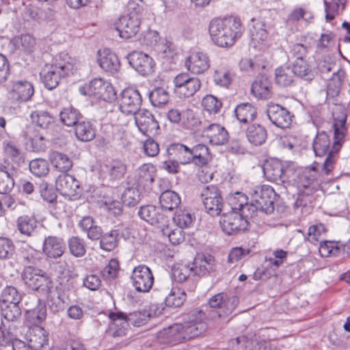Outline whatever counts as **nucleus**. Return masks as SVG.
I'll return each mask as SVG.
<instances>
[{
	"label": "nucleus",
	"mask_w": 350,
	"mask_h": 350,
	"mask_svg": "<svg viewBox=\"0 0 350 350\" xmlns=\"http://www.w3.org/2000/svg\"><path fill=\"white\" fill-rule=\"evenodd\" d=\"M347 114L341 110L337 116L333 114L332 129L334 130V142L330 147V139L325 132L317 133L313 141L312 148L316 156L327 155L323 165L322 172L326 175L331 174L338 159V152L345 142L347 133L346 127Z\"/></svg>",
	"instance_id": "1"
},
{
	"label": "nucleus",
	"mask_w": 350,
	"mask_h": 350,
	"mask_svg": "<svg viewBox=\"0 0 350 350\" xmlns=\"http://www.w3.org/2000/svg\"><path fill=\"white\" fill-rule=\"evenodd\" d=\"M208 31L215 45L219 47H228L232 46L241 36L243 28L239 18L230 16L211 20Z\"/></svg>",
	"instance_id": "2"
},
{
	"label": "nucleus",
	"mask_w": 350,
	"mask_h": 350,
	"mask_svg": "<svg viewBox=\"0 0 350 350\" xmlns=\"http://www.w3.org/2000/svg\"><path fill=\"white\" fill-rule=\"evenodd\" d=\"M167 152L184 165L192 163L198 167H203L211 160L209 149L203 144L191 148L182 143H174L168 146Z\"/></svg>",
	"instance_id": "3"
},
{
	"label": "nucleus",
	"mask_w": 350,
	"mask_h": 350,
	"mask_svg": "<svg viewBox=\"0 0 350 350\" xmlns=\"http://www.w3.org/2000/svg\"><path fill=\"white\" fill-rule=\"evenodd\" d=\"M296 184L299 193L295 202V206L297 208L306 206L308 202H311L310 196L320 188L321 180L317 167L308 166L299 173Z\"/></svg>",
	"instance_id": "4"
},
{
	"label": "nucleus",
	"mask_w": 350,
	"mask_h": 350,
	"mask_svg": "<svg viewBox=\"0 0 350 350\" xmlns=\"http://www.w3.org/2000/svg\"><path fill=\"white\" fill-rule=\"evenodd\" d=\"M276 193L269 185L256 187L251 193V202L245 208H250L252 217L256 211L271 214L274 211Z\"/></svg>",
	"instance_id": "5"
},
{
	"label": "nucleus",
	"mask_w": 350,
	"mask_h": 350,
	"mask_svg": "<svg viewBox=\"0 0 350 350\" xmlns=\"http://www.w3.org/2000/svg\"><path fill=\"white\" fill-rule=\"evenodd\" d=\"M22 278L29 288L42 294H47L52 287V282L46 273L38 268L26 267Z\"/></svg>",
	"instance_id": "6"
},
{
	"label": "nucleus",
	"mask_w": 350,
	"mask_h": 350,
	"mask_svg": "<svg viewBox=\"0 0 350 350\" xmlns=\"http://www.w3.org/2000/svg\"><path fill=\"white\" fill-rule=\"evenodd\" d=\"M81 94L94 97L105 101L111 100L116 97V92L111 84L100 78H95L79 88Z\"/></svg>",
	"instance_id": "7"
},
{
	"label": "nucleus",
	"mask_w": 350,
	"mask_h": 350,
	"mask_svg": "<svg viewBox=\"0 0 350 350\" xmlns=\"http://www.w3.org/2000/svg\"><path fill=\"white\" fill-rule=\"evenodd\" d=\"M206 315L202 310H192L188 314V321L182 323L185 340H189L203 334L207 329Z\"/></svg>",
	"instance_id": "8"
},
{
	"label": "nucleus",
	"mask_w": 350,
	"mask_h": 350,
	"mask_svg": "<svg viewBox=\"0 0 350 350\" xmlns=\"http://www.w3.org/2000/svg\"><path fill=\"white\" fill-rule=\"evenodd\" d=\"M200 196L206 211L213 217L218 216L224 206V200L218 187L213 185L204 187Z\"/></svg>",
	"instance_id": "9"
},
{
	"label": "nucleus",
	"mask_w": 350,
	"mask_h": 350,
	"mask_svg": "<svg viewBox=\"0 0 350 350\" xmlns=\"http://www.w3.org/2000/svg\"><path fill=\"white\" fill-rule=\"evenodd\" d=\"M239 302L235 295H230L224 293H217L211 297L208 304L211 308L215 309L218 317H226L232 313Z\"/></svg>",
	"instance_id": "10"
},
{
	"label": "nucleus",
	"mask_w": 350,
	"mask_h": 350,
	"mask_svg": "<svg viewBox=\"0 0 350 350\" xmlns=\"http://www.w3.org/2000/svg\"><path fill=\"white\" fill-rule=\"evenodd\" d=\"M34 93L31 83L26 80L11 81L8 87L9 100L14 104H20L31 99Z\"/></svg>",
	"instance_id": "11"
},
{
	"label": "nucleus",
	"mask_w": 350,
	"mask_h": 350,
	"mask_svg": "<svg viewBox=\"0 0 350 350\" xmlns=\"http://www.w3.org/2000/svg\"><path fill=\"white\" fill-rule=\"evenodd\" d=\"M174 92L180 98H189L194 95L201 88L199 78L190 77L187 73L178 75L174 79Z\"/></svg>",
	"instance_id": "12"
},
{
	"label": "nucleus",
	"mask_w": 350,
	"mask_h": 350,
	"mask_svg": "<svg viewBox=\"0 0 350 350\" xmlns=\"http://www.w3.org/2000/svg\"><path fill=\"white\" fill-rule=\"evenodd\" d=\"M242 214L231 211L221 215L219 223L223 231L229 235L244 232L248 226L247 219Z\"/></svg>",
	"instance_id": "13"
},
{
	"label": "nucleus",
	"mask_w": 350,
	"mask_h": 350,
	"mask_svg": "<svg viewBox=\"0 0 350 350\" xmlns=\"http://www.w3.org/2000/svg\"><path fill=\"white\" fill-rule=\"evenodd\" d=\"M142 98L139 90L129 88L124 89L119 100V108L126 115H133L140 109Z\"/></svg>",
	"instance_id": "14"
},
{
	"label": "nucleus",
	"mask_w": 350,
	"mask_h": 350,
	"mask_svg": "<svg viewBox=\"0 0 350 350\" xmlns=\"http://www.w3.org/2000/svg\"><path fill=\"white\" fill-rule=\"evenodd\" d=\"M141 16L135 14L121 16L116 23V29L119 36L124 39H129L135 36L139 31Z\"/></svg>",
	"instance_id": "15"
},
{
	"label": "nucleus",
	"mask_w": 350,
	"mask_h": 350,
	"mask_svg": "<svg viewBox=\"0 0 350 350\" xmlns=\"http://www.w3.org/2000/svg\"><path fill=\"white\" fill-rule=\"evenodd\" d=\"M131 281L137 291L147 293L152 287L154 276L148 267L142 265L134 268L131 275Z\"/></svg>",
	"instance_id": "16"
},
{
	"label": "nucleus",
	"mask_w": 350,
	"mask_h": 350,
	"mask_svg": "<svg viewBox=\"0 0 350 350\" xmlns=\"http://www.w3.org/2000/svg\"><path fill=\"white\" fill-rule=\"evenodd\" d=\"M55 187L62 195L72 200L78 199L81 194L79 182L73 176L66 173H62L58 176Z\"/></svg>",
	"instance_id": "17"
},
{
	"label": "nucleus",
	"mask_w": 350,
	"mask_h": 350,
	"mask_svg": "<svg viewBox=\"0 0 350 350\" xmlns=\"http://www.w3.org/2000/svg\"><path fill=\"white\" fill-rule=\"evenodd\" d=\"M266 113L269 120L278 128H288L292 123L293 115L278 104L269 103L267 105Z\"/></svg>",
	"instance_id": "18"
},
{
	"label": "nucleus",
	"mask_w": 350,
	"mask_h": 350,
	"mask_svg": "<svg viewBox=\"0 0 350 350\" xmlns=\"http://www.w3.org/2000/svg\"><path fill=\"white\" fill-rule=\"evenodd\" d=\"M126 172V165L120 160L113 159L100 165V178L107 181L120 180Z\"/></svg>",
	"instance_id": "19"
},
{
	"label": "nucleus",
	"mask_w": 350,
	"mask_h": 350,
	"mask_svg": "<svg viewBox=\"0 0 350 350\" xmlns=\"http://www.w3.org/2000/svg\"><path fill=\"white\" fill-rule=\"evenodd\" d=\"M263 173L266 178L277 184L285 183L288 178V171L278 159L267 160L263 165Z\"/></svg>",
	"instance_id": "20"
},
{
	"label": "nucleus",
	"mask_w": 350,
	"mask_h": 350,
	"mask_svg": "<svg viewBox=\"0 0 350 350\" xmlns=\"http://www.w3.org/2000/svg\"><path fill=\"white\" fill-rule=\"evenodd\" d=\"M133 115L136 126L144 135H148L156 132L159 129L158 122L148 110L145 109H139Z\"/></svg>",
	"instance_id": "21"
},
{
	"label": "nucleus",
	"mask_w": 350,
	"mask_h": 350,
	"mask_svg": "<svg viewBox=\"0 0 350 350\" xmlns=\"http://www.w3.org/2000/svg\"><path fill=\"white\" fill-rule=\"evenodd\" d=\"M183 331L182 323H175L158 332L157 338L161 344L175 345L185 340Z\"/></svg>",
	"instance_id": "22"
},
{
	"label": "nucleus",
	"mask_w": 350,
	"mask_h": 350,
	"mask_svg": "<svg viewBox=\"0 0 350 350\" xmlns=\"http://www.w3.org/2000/svg\"><path fill=\"white\" fill-rule=\"evenodd\" d=\"M167 118L171 123L187 129H193L196 124L194 113L190 109L183 110L176 108L171 109L167 113Z\"/></svg>",
	"instance_id": "23"
},
{
	"label": "nucleus",
	"mask_w": 350,
	"mask_h": 350,
	"mask_svg": "<svg viewBox=\"0 0 350 350\" xmlns=\"http://www.w3.org/2000/svg\"><path fill=\"white\" fill-rule=\"evenodd\" d=\"M130 65L140 75H147L152 72L154 62L152 57L140 51H133L129 55Z\"/></svg>",
	"instance_id": "24"
},
{
	"label": "nucleus",
	"mask_w": 350,
	"mask_h": 350,
	"mask_svg": "<svg viewBox=\"0 0 350 350\" xmlns=\"http://www.w3.org/2000/svg\"><path fill=\"white\" fill-rule=\"evenodd\" d=\"M185 66L191 73L202 74L210 67V59L207 54L203 52H193L186 59Z\"/></svg>",
	"instance_id": "25"
},
{
	"label": "nucleus",
	"mask_w": 350,
	"mask_h": 350,
	"mask_svg": "<svg viewBox=\"0 0 350 350\" xmlns=\"http://www.w3.org/2000/svg\"><path fill=\"white\" fill-rule=\"evenodd\" d=\"M139 217L160 229L165 223H167V218L160 213L159 208L152 205L141 206L137 213Z\"/></svg>",
	"instance_id": "26"
},
{
	"label": "nucleus",
	"mask_w": 350,
	"mask_h": 350,
	"mask_svg": "<svg viewBox=\"0 0 350 350\" xmlns=\"http://www.w3.org/2000/svg\"><path fill=\"white\" fill-rule=\"evenodd\" d=\"M97 62L103 70L111 74L117 73L120 68L118 56L109 49L98 51Z\"/></svg>",
	"instance_id": "27"
},
{
	"label": "nucleus",
	"mask_w": 350,
	"mask_h": 350,
	"mask_svg": "<svg viewBox=\"0 0 350 350\" xmlns=\"http://www.w3.org/2000/svg\"><path fill=\"white\" fill-rule=\"evenodd\" d=\"M64 240L56 236L45 237L42 243L43 253L51 258H57L63 255L65 251Z\"/></svg>",
	"instance_id": "28"
},
{
	"label": "nucleus",
	"mask_w": 350,
	"mask_h": 350,
	"mask_svg": "<svg viewBox=\"0 0 350 350\" xmlns=\"http://www.w3.org/2000/svg\"><path fill=\"white\" fill-rule=\"evenodd\" d=\"M110 323L108 333L113 337H121L126 335L129 323L124 318V313L110 312L109 314Z\"/></svg>",
	"instance_id": "29"
},
{
	"label": "nucleus",
	"mask_w": 350,
	"mask_h": 350,
	"mask_svg": "<svg viewBox=\"0 0 350 350\" xmlns=\"http://www.w3.org/2000/svg\"><path fill=\"white\" fill-rule=\"evenodd\" d=\"M66 77L62 72L51 64H46L40 72V78L44 86L49 90L55 88L62 79Z\"/></svg>",
	"instance_id": "30"
},
{
	"label": "nucleus",
	"mask_w": 350,
	"mask_h": 350,
	"mask_svg": "<svg viewBox=\"0 0 350 350\" xmlns=\"http://www.w3.org/2000/svg\"><path fill=\"white\" fill-rule=\"evenodd\" d=\"M48 332L40 326H33L29 328V333L27 335L28 344L33 350H40L48 345L49 342Z\"/></svg>",
	"instance_id": "31"
},
{
	"label": "nucleus",
	"mask_w": 350,
	"mask_h": 350,
	"mask_svg": "<svg viewBox=\"0 0 350 350\" xmlns=\"http://www.w3.org/2000/svg\"><path fill=\"white\" fill-rule=\"evenodd\" d=\"M253 26L250 29L251 45L256 49L261 50L265 45L268 33L265 23L258 20H252Z\"/></svg>",
	"instance_id": "32"
},
{
	"label": "nucleus",
	"mask_w": 350,
	"mask_h": 350,
	"mask_svg": "<svg viewBox=\"0 0 350 350\" xmlns=\"http://www.w3.org/2000/svg\"><path fill=\"white\" fill-rule=\"evenodd\" d=\"M204 133L213 145H223L228 139V131L218 124H210L204 129Z\"/></svg>",
	"instance_id": "33"
},
{
	"label": "nucleus",
	"mask_w": 350,
	"mask_h": 350,
	"mask_svg": "<svg viewBox=\"0 0 350 350\" xmlns=\"http://www.w3.org/2000/svg\"><path fill=\"white\" fill-rule=\"evenodd\" d=\"M51 64L62 72L66 77L73 73L76 65V60L66 52H61L56 55L52 60Z\"/></svg>",
	"instance_id": "34"
},
{
	"label": "nucleus",
	"mask_w": 350,
	"mask_h": 350,
	"mask_svg": "<svg viewBox=\"0 0 350 350\" xmlns=\"http://www.w3.org/2000/svg\"><path fill=\"white\" fill-rule=\"evenodd\" d=\"M292 69L295 76L308 83H310L316 76L314 67L307 59L293 61Z\"/></svg>",
	"instance_id": "35"
},
{
	"label": "nucleus",
	"mask_w": 350,
	"mask_h": 350,
	"mask_svg": "<svg viewBox=\"0 0 350 350\" xmlns=\"http://www.w3.org/2000/svg\"><path fill=\"white\" fill-rule=\"evenodd\" d=\"M214 265V258L211 255H198L191 265L193 275L204 276L210 273Z\"/></svg>",
	"instance_id": "36"
},
{
	"label": "nucleus",
	"mask_w": 350,
	"mask_h": 350,
	"mask_svg": "<svg viewBox=\"0 0 350 350\" xmlns=\"http://www.w3.org/2000/svg\"><path fill=\"white\" fill-rule=\"evenodd\" d=\"M228 201L232 211L238 212L239 214H242L246 217H252L250 208H245L246 206H250V204L247 203V198L245 194L241 192H237L229 198Z\"/></svg>",
	"instance_id": "37"
},
{
	"label": "nucleus",
	"mask_w": 350,
	"mask_h": 350,
	"mask_svg": "<svg viewBox=\"0 0 350 350\" xmlns=\"http://www.w3.org/2000/svg\"><path fill=\"white\" fill-rule=\"evenodd\" d=\"M246 137L251 144L254 146H260L265 142L267 132L263 126L258 124H252L247 129Z\"/></svg>",
	"instance_id": "38"
},
{
	"label": "nucleus",
	"mask_w": 350,
	"mask_h": 350,
	"mask_svg": "<svg viewBox=\"0 0 350 350\" xmlns=\"http://www.w3.org/2000/svg\"><path fill=\"white\" fill-rule=\"evenodd\" d=\"M347 1V0H324L326 21L329 22L341 14L346 8Z\"/></svg>",
	"instance_id": "39"
},
{
	"label": "nucleus",
	"mask_w": 350,
	"mask_h": 350,
	"mask_svg": "<svg viewBox=\"0 0 350 350\" xmlns=\"http://www.w3.org/2000/svg\"><path fill=\"white\" fill-rule=\"evenodd\" d=\"M79 226L90 239L98 240L101 237L102 229L96 224L92 217H83L79 221Z\"/></svg>",
	"instance_id": "40"
},
{
	"label": "nucleus",
	"mask_w": 350,
	"mask_h": 350,
	"mask_svg": "<svg viewBox=\"0 0 350 350\" xmlns=\"http://www.w3.org/2000/svg\"><path fill=\"white\" fill-rule=\"evenodd\" d=\"M234 111L237 120L241 123H247L253 121L257 113L254 106L249 103L238 105Z\"/></svg>",
	"instance_id": "41"
},
{
	"label": "nucleus",
	"mask_w": 350,
	"mask_h": 350,
	"mask_svg": "<svg viewBox=\"0 0 350 350\" xmlns=\"http://www.w3.org/2000/svg\"><path fill=\"white\" fill-rule=\"evenodd\" d=\"M294 72L289 66H282L275 70V79L278 85L282 87L292 85L295 81Z\"/></svg>",
	"instance_id": "42"
},
{
	"label": "nucleus",
	"mask_w": 350,
	"mask_h": 350,
	"mask_svg": "<svg viewBox=\"0 0 350 350\" xmlns=\"http://www.w3.org/2000/svg\"><path fill=\"white\" fill-rule=\"evenodd\" d=\"M50 160L53 167L62 172L69 171L72 167V161L66 154L54 151L50 154Z\"/></svg>",
	"instance_id": "43"
},
{
	"label": "nucleus",
	"mask_w": 350,
	"mask_h": 350,
	"mask_svg": "<svg viewBox=\"0 0 350 350\" xmlns=\"http://www.w3.org/2000/svg\"><path fill=\"white\" fill-rule=\"evenodd\" d=\"M38 221L33 216L24 215L18 217L16 228L18 231L26 236L30 237L35 232Z\"/></svg>",
	"instance_id": "44"
},
{
	"label": "nucleus",
	"mask_w": 350,
	"mask_h": 350,
	"mask_svg": "<svg viewBox=\"0 0 350 350\" xmlns=\"http://www.w3.org/2000/svg\"><path fill=\"white\" fill-rule=\"evenodd\" d=\"M75 135L79 140L89 142L95 137L96 131L90 122L81 120L75 126Z\"/></svg>",
	"instance_id": "45"
},
{
	"label": "nucleus",
	"mask_w": 350,
	"mask_h": 350,
	"mask_svg": "<svg viewBox=\"0 0 350 350\" xmlns=\"http://www.w3.org/2000/svg\"><path fill=\"white\" fill-rule=\"evenodd\" d=\"M46 317V308L43 304H39L33 309L28 310L25 314V320L29 326H38Z\"/></svg>",
	"instance_id": "46"
},
{
	"label": "nucleus",
	"mask_w": 350,
	"mask_h": 350,
	"mask_svg": "<svg viewBox=\"0 0 350 350\" xmlns=\"http://www.w3.org/2000/svg\"><path fill=\"white\" fill-rule=\"evenodd\" d=\"M271 85L267 79L260 77L256 79L252 84L251 91L254 96L267 99L271 96Z\"/></svg>",
	"instance_id": "47"
},
{
	"label": "nucleus",
	"mask_w": 350,
	"mask_h": 350,
	"mask_svg": "<svg viewBox=\"0 0 350 350\" xmlns=\"http://www.w3.org/2000/svg\"><path fill=\"white\" fill-rule=\"evenodd\" d=\"M14 44L19 53L30 54L35 49L36 39L29 34H23L14 39Z\"/></svg>",
	"instance_id": "48"
},
{
	"label": "nucleus",
	"mask_w": 350,
	"mask_h": 350,
	"mask_svg": "<svg viewBox=\"0 0 350 350\" xmlns=\"http://www.w3.org/2000/svg\"><path fill=\"white\" fill-rule=\"evenodd\" d=\"M159 202L163 209L172 211L180 204V198L175 191L166 190L161 194Z\"/></svg>",
	"instance_id": "49"
},
{
	"label": "nucleus",
	"mask_w": 350,
	"mask_h": 350,
	"mask_svg": "<svg viewBox=\"0 0 350 350\" xmlns=\"http://www.w3.org/2000/svg\"><path fill=\"white\" fill-rule=\"evenodd\" d=\"M213 80L217 85L228 88L232 81V72L226 65L221 64L215 68Z\"/></svg>",
	"instance_id": "50"
},
{
	"label": "nucleus",
	"mask_w": 350,
	"mask_h": 350,
	"mask_svg": "<svg viewBox=\"0 0 350 350\" xmlns=\"http://www.w3.org/2000/svg\"><path fill=\"white\" fill-rule=\"evenodd\" d=\"M61 122L67 126H76L82 119L81 113L77 109L69 107L64 108L59 113Z\"/></svg>",
	"instance_id": "51"
},
{
	"label": "nucleus",
	"mask_w": 350,
	"mask_h": 350,
	"mask_svg": "<svg viewBox=\"0 0 350 350\" xmlns=\"http://www.w3.org/2000/svg\"><path fill=\"white\" fill-rule=\"evenodd\" d=\"M148 96L152 105L156 107L165 106L170 100L169 93L163 88H155L149 93Z\"/></svg>",
	"instance_id": "52"
},
{
	"label": "nucleus",
	"mask_w": 350,
	"mask_h": 350,
	"mask_svg": "<svg viewBox=\"0 0 350 350\" xmlns=\"http://www.w3.org/2000/svg\"><path fill=\"white\" fill-rule=\"evenodd\" d=\"M310 46L300 42L293 43L289 45L288 54V59L299 61L306 59Z\"/></svg>",
	"instance_id": "53"
},
{
	"label": "nucleus",
	"mask_w": 350,
	"mask_h": 350,
	"mask_svg": "<svg viewBox=\"0 0 350 350\" xmlns=\"http://www.w3.org/2000/svg\"><path fill=\"white\" fill-rule=\"evenodd\" d=\"M186 300V293L178 287H172L166 296L165 303L169 307H180Z\"/></svg>",
	"instance_id": "54"
},
{
	"label": "nucleus",
	"mask_w": 350,
	"mask_h": 350,
	"mask_svg": "<svg viewBox=\"0 0 350 350\" xmlns=\"http://www.w3.org/2000/svg\"><path fill=\"white\" fill-rule=\"evenodd\" d=\"M162 234L168 238V240L172 244L176 245L183 242L185 239L184 231L179 227L174 228H170L167 223L160 228Z\"/></svg>",
	"instance_id": "55"
},
{
	"label": "nucleus",
	"mask_w": 350,
	"mask_h": 350,
	"mask_svg": "<svg viewBox=\"0 0 350 350\" xmlns=\"http://www.w3.org/2000/svg\"><path fill=\"white\" fill-rule=\"evenodd\" d=\"M1 311L2 317L9 322H18L21 317L18 304L1 305Z\"/></svg>",
	"instance_id": "56"
},
{
	"label": "nucleus",
	"mask_w": 350,
	"mask_h": 350,
	"mask_svg": "<svg viewBox=\"0 0 350 350\" xmlns=\"http://www.w3.org/2000/svg\"><path fill=\"white\" fill-rule=\"evenodd\" d=\"M326 232L324 224L319 223L310 226L307 232V240L311 243L316 245L318 242L321 243V239Z\"/></svg>",
	"instance_id": "57"
},
{
	"label": "nucleus",
	"mask_w": 350,
	"mask_h": 350,
	"mask_svg": "<svg viewBox=\"0 0 350 350\" xmlns=\"http://www.w3.org/2000/svg\"><path fill=\"white\" fill-rule=\"evenodd\" d=\"M32 122L42 129H46L53 122V117L45 111H35L31 113Z\"/></svg>",
	"instance_id": "58"
},
{
	"label": "nucleus",
	"mask_w": 350,
	"mask_h": 350,
	"mask_svg": "<svg viewBox=\"0 0 350 350\" xmlns=\"http://www.w3.org/2000/svg\"><path fill=\"white\" fill-rule=\"evenodd\" d=\"M154 167L151 165L144 164L137 170V180L139 185L144 186L151 184L154 181Z\"/></svg>",
	"instance_id": "59"
},
{
	"label": "nucleus",
	"mask_w": 350,
	"mask_h": 350,
	"mask_svg": "<svg viewBox=\"0 0 350 350\" xmlns=\"http://www.w3.org/2000/svg\"><path fill=\"white\" fill-rule=\"evenodd\" d=\"M118 234V230H113L101 236L100 238V248L107 252L112 251L117 246Z\"/></svg>",
	"instance_id": "60"
},
{
	"label": "nucleus",
	"mask_w": 350,
	"mask_h": 350,
	"mask_svg": "<svg viewBox=\"0 0 350 350\" xmlns=\"http://www.w3.org/2000/svg\"><path fill=\"white\" fill-rule=\"evenodd\" d=\"M21 295L14 286H6L2 291L1 302V305L19 304Z\"/></svg>",
	"instance_id": "61"
},
{
	"label": "nucleus",
	"mask_w": 350,
	"mask_h": 350,
	"mask_svg": "<svg viewBox=\"0 0 350 350\" xmlns=\"http://www.w3.org/2000/svg\"><path fill=\"white\" fill-rule=\"evenodd\" d=\"M191 265H178L172 269L173 279L177 282H185L191 275H193V271Z\"/></svg>",
	"instance_id": "62"
},
{
	"label": "nucleus",
	"mask_w": 350,
	"mask_h": 350,
	"mask_svg": "<svg viewBox=\"0 0 350 350\" xmlns=\"http://www.w3.org/2000/svg\"><path fill=\"white\" fill-rule=\"evenodd\" d=\"M39 192L42 199L49 204H54L57 202V193L52 186L47 182L41 181L39 184Z\"/></svg>",
	"instance_id": "63"
},
{
	"label": "nucleus",
	"mask_w": 350,
	"mask_h": 350,
	"mask_svg": "<svg viewBox=\"0 0 350 350\" xmlns=\"http://www.w3.org/2000/svg\"><path fill=\"white\" fill-rule=\"evenodd\" d=\"M70 253L75 257H81L85 254V245L83 239L78 237H72L68 240Z\"/></svg>",
	"instance_id": "64"
}]
</instances>
